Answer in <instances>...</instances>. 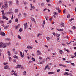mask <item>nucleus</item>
I'll list each match as a JSON object with an SVG mask.
<instances>
[{"label": "nucleus", "mask_w": 76, "mask_h": 76, "mask_svg": "<svg viewBox=\"0 0 76 76\" xmlns=\"http://www.w3.org/2000/svg\"><path fill=\"white\" fill-rule=\"evenodd\" d=\"M11 44L10 43H5L4 44V47H3V48H6L7 45H10Z\"/></svg>", "instance_id": "1"}, {"label": "nucleus", "mask_w": 76, "mask_h": 76, "mask_svg": "<svg viewBox=\"0 0 76 76\" xmlns=\"http://www.w3.org/2000/svg\"><path fill=\"white\" fill-rule=\"evenodd\" d=\"M20 54V56L22 58L24 57V53H22L21 51L19 52Z\"/></svg>", "instance_id": "2"}, {"label": "nucleus", "mask_w": 76, "mask_h": 76, "mask_svg": "<svg viewBox=\"0 0 76 76\" xmlns=\"http://www.w3.org/2000/svg\"><path fill=\"white\" fill-rule=\"evenodd\" d=\"M32 5V4H31L30 6L31 8L30 9V10H32L33 9H35V7H34V6H33Z\"/></svg>", "instance_id": "3"}, {"label": "nucleus", "mask_w": 76, "mask_h": 76, "mask_svg": "<svg viewBox=\"0 0 76 76\" xmlns=\"http://www.w3.org/2000/svg\"><path fill=\"white\" fill-rule=\"evenodd\" d=\"M4 69H9L10 70V68H9V66L8 65H6L4 67Z\"/></svg>", "instance_id": "4"}, {"label": "nucleus", "mask_w": 76, "mask_h": 76, "mask_svg": "<svg viewBox=\"0 0 76 76\" xmlns=\"http://www.w3.org/2000/svg\"><path fill=\"white\" fill-rule=\"evenodd\" d=\"M4 6L5 8H8V5H7V1L5 2V6Z\"/></svg>", "instance_id": "5"}, {"label": "nucleus", "mask_w": 76, "mask_h": 76, "mask_svg": "<svg viewBox=\"0 0 76 76\" xmlns=\"http://www.w3.org/2000/svg\"><path fill=\"white\" fill-rule=\"evenodd\" d=\"M24 29H26L28 27V23H27L24 24Z\"/></svg>", "instance_id": "6"}, {"label": "nucleus", "mask_w": 76, "mask_h": 76, "mask_svg": "<svg viewBox=\"0 0 76 76\" xmlns=\"http://www.w3.org/2000/svg\"><path fill=\"white\" fill-rule=\"evenodd\" d=\"M45 59H44L43 60V61H41V60H40L39 61L40 62V64H43L44 63V62L45 61Z\"/></svg>", "instance_id": "7"}, {"label": "nucleus", "mask_w": 76, "mask_h": 76, "mask_svg": "<svg viewBox=\"0 0 76 76\" xmlns=\"http://www.w3.org/2000/svg\"><path fill=\"white\" fill-rule=\"evenodd\" d=\"M13 12L12 11H9V12H7V13L8 14H12V13H13Z\"/></svg>", "instance_id": "8"}, {"label": "nucleus", "mask_w": 76, "mask_h": 76, "mask_svg": "<svg viewBox=\"0 0 76 76\" xmlns=\"http://www.w3.org/2000/svg\"><path fill=\"white\" fill-rule=\"evenodd\" d=\"M27 48L28 49H32V48H33V47H32V46H28Z\"/></svg>", "instance_id": "9"}, {"label": "nucleus", "mask_w": 76, "mask_h": 76, "mask_svg": "<svg viewBox=\"0 0 76 76\" xmlns=\"http://www.w3.org/2000/svg\"><path fill=\"white\" fill-rule=\"evenodd\" d=\"M58 50L59 51V54L61 55H62L63 54V51L60 49H58Z\"/></svg>", "instance_id": "10"}, {"label": "nucleus", "mask_w": 76, "mask_h": 76, "mask_svg": "<svg viewBox=\"0 0 76 76\" xmlns=\"http://www.w3.org/2000/svg\"><path fill=\"white\" fill-rule=\"evenodd\" d=\"M0 34L1 35H2V36H5V33L3 32H1L0 33Z\"/></svg>", "instance_id": "11"}, {"label": "nucleus", "mask_w": 76, "mask_h": 76, "mask_svg": "<svg viewBox=\"0 0 76 76\" xmlns=\"http://www.w3.org/2000/svg\"><path fill=\"white\" fill-rule=\"evenodd\" d=\"M9 4L10 6H12L13 4V1H10L9 2Z\"/></svg>", "instance_id": "12"}, {"label": "nucleus", "mask_w": 76, "mask_h": 76, "mask_svg": "<svg viewBox=\"0 0 76 76\" xmlns=\"http://www.w3.org/2000/svg\"><path fill=\"white\" fill-rule=\"evenodd\" d=\"M17 67H15V69H17V68H20L22 66L20 65H17Z\"/></svg>", "instance_id": "13"}, {"label": "nucleus", "mask_w": 76, "mask_h": 76, "mask_svg": "<svg viewBox=\"0 0 76 76\" xmlns=\"http://www.w3.org/2000/svg\"><path fill=\"white\" fill-rule=\"evenodd\" d=\"M59 66H62V67H66V65L60 64H59Z\"/></svg>", "instance_id": "14"}, {"label": "nucleus", "mask_w": 76, "mask_h": 76, "mask_svg": "<svg viewBox=\"0 0 76 76\" xmlns=\"http://www.w3.org/2000/svg\"><path fill=\"white\" fill-rule=\"evenodd\" d=\"M31 20L32 21V22H34L35 23H36V22H35V19H34V18L32 17H31Z\"/></svg>", "instance_id": "15"}, {"label": "nucleus", "mask_w": 76, "mask_h": 76, "mask_svg": "<svg viewBox=\"0 0 76 76\" xmlns=\"http://www.w3.org/2000/svg\"><path fill=\"white\" fill-rule=\"evenodd\" d=\"M0 47H3V48H4L3 47H4V44L0 42Z\"/></svg>", "instance_id": "16"}, {"label": "nucleus", "mask_w": 76, "mask_h": 76, "mask_svg": "<svg viewBox=\"0 0 76 76\" xmlns=\"http://www.w3.org/2000/svg\"><path fill=\"white\" fill-rule=\"evenodd\" d=\"M64 51H66L67 53H70V50L68 49H67L66 48H64Z\"/></svg>", "instance_id": "17"}, {"label": "nucleus", "mask_w": 76, "mask_h": 76, "mask_svg": "<svg viewBox=\"0 0 76 76\" xmlns=\"http://www.w3.org/2000/svg\"><path fill=\"white\" fill-rule=\"evenodd\" d=\"M61 27H64V23L63 22L61 23Z\"/></svg>", "instance_id": "18"}, {"label": "nucleus", "mask_w": 76, "mask_h": 76, "mask_svg": "<svg viewBox=\"0 0 76 76\" xmlns=\"http://www.w3.org/2000/svg\"><path fill=\"white\" fill-rule=\"evenodd\" d=\"M7 53H8V55L9 56H11V54H10V51H9V50H8Z\"/></svg>", "instance_id": "19"}, {"label": "nucleus", "mask_w": 76, "mask_h": 76, "mask_svg": "<svg viewBox=\"0 0 76 76\" xmlns=\"http://www.w3.org/2000/svg\"><path fill=\"white\" fill-rule=\"evenodd\" d=\"M42 35V34L40 33H39L37 36V38H39V36H41Z\"/></svg>", "instance_id": "20"}, {"label": "nucleus", "mask_w": 76, "mask_h": 76, "mask_svg": "<svg viewBox=\"0 0 76 76\" xmlns=\"http://www.w3.org/2000/svg\"><path fill=\"white\" fill-rule=\"evenodd\" d=\"M37 53H38L39 55H41V52L39 50H37Z\"/></svg>", "instance_id": "21"}, {"label": "nucleus", "mask_w": 76, "mask_h": 76, "mask_svg": "<svg viewBox=\"0 0 76 76\" xmlns=\"http://www.w3.org/2000/svg\"><path fill=\"white\" fill-rule=\"evenodd\" d=\"M9 25H6L4 27V29H7L8 27H9Z\"/></svg>", "instance_id": "22"}, {"label": "nucleus", "mask_w": 76, "mask_h": 76, "mask_svg": "<svg viewBox=\"0 0 76 76\" xmlns=\"http://www.w3.org/2000/svg\"><path fill=\"white\" fill-rule=\"evenodd\" d=\"M53 65V64L52 63H49L48 64L47 66H52Z\"/></svg>", "instance_id": "23"}, {"label": "nucleus", "mask_w": 76, "mask_h": 76, "mask_svg": "<svg viewBox=\"0 0 76 76\" xmlns=\"http://www.w3.org/2000/svg\"><path fill=\"white\" fill-rule=\"evenodd\" d=\"M47 59H48V60H51V58H50V57H47L46 59V61H47Z\"/></svg>", "instance_id": "24"}, {"label": "nucleus", "mask_w": 76, "mask_h": 76, "mask_svg": "<svg viewBox=\"0 0 76 76\" xmlns=\"http://www.w3.org/2000/svg\"><path fill=\"white\" fill-rule=\"evenodd\" d=\"M14 58H16V59H18V57L16 55H14L13 56Z\"/></svg>", "instance_id": "25"}, {"label": "nucleus", "mask_w": 76, "mask_h": 76, "mask_svg": "<svg viewBox=\"0 0 76 76\" xmlns=\"http://www.w3.org/2000/svg\"><path fill=\"white\" fill-rule=\"evenodd\" d=\"M19 11V10L18 9H16L15 11V13H18V12Z\"/></svg>", "instance_id": "26"}, {"label": "nucleus", "mask_w": 76, "mask_h": 76, "mask_svg": "<svg viewBox=\"0 0 76 76\" xmlns=\"http://www.w3.org/2000/svg\"><path fill=\"white\" fill-rule=\"evenodd\" d=\"M8 58H9V61H10H10H11V60H12V58H11V57H10V56H9L8 57Z\"/></svg>", "instance_id": "27"}, {"label": "nucleus", "mask_w": 76, "mask_h": 76, "mask_svg": "<svg viewBox=\"0 0 76 76\" xmlns=\"http://www.w3.org/2000/svg\"><path fill=\"white\" fill-rule=\"evenodd\" d=\"M64 75H71V73L69 74V73L68 72H65Z\"/></svg>", "instance_id": "28"}, {"label": "nucleus", "mask_w": 76, "mask_h": 76, "mask_svg": "<svg viewBox=\"0 0 76 76\" xmlns=\"http://www.w3.org/2000/svg\"><path fill=\"white\" fill-rule=\"evenodd\" d=\"M18 38L20 39H22V37H21V36H20V35H18Z\"/></svg>", "instance_id": "29"}, {"label": "nucleus", "mask_w": 76, "mask_h": 76, "mask_svg": "<svg viewBox=\"0 0 76 76\" xmlns=\"http://www.w3.org/2000/svg\"><path fill=\"white\" fill-rule=\"evenodd\" d=\"M21 16H22V15H21V13H19L18 16V17L20 18Z\"/></svg>", "instance_id": "30"}, {"label": "nucleus", "mask_w": 76, "mask_h": 76, "mask_svg": "<svg viewBox=\"0 0 76 76\" xmlns=\"http://www.w3.org/2000/svg\"><path fill=\"white\" fill-rule=\"evenodd\" d=\"M47 39V41H50V38L48 37H46Z\"/></svg>", "instance_id": "31"}, {"label": "nucleus", "mask_w": 76, "mask_h": 76, "mask_svg": "<svg viewBox=\"0 0 76 76\" xmlns=\"http://www.w3.org/2000/svg\"><path fill=\"white\" fill-rule=\"evenodd\" d=\"M2 18L3 19H5L6 18V16H5L4 15H3L2 16Z\"/></svg>", "instance_id": "32"}, {"label": "nucleus", "mask_w": 76, "mask_h": 76, "mask_svg": "<svg viewBox=\"0 0 76 76\" xmlns=\"http://www.w3.org/2000/svg\"><path fill=\"white\" fill-rule=\"evenodd\" d=\"M16 0V4L17 5H18L19 4V1H18V0Z\"/></svg>", "instance_id": "33"}, {"label": "nucleus", "mask_w": 76, "mask_h": 76, "mask_svg": "<svg viewBox=\"0 0 76 76\" xmlns=\"http://www.w3.org/2000/svg\"><path fill=\"white\" fill-rule=\"evenodd\" d=\"M5 40H6V41H10V39L8 38H6L5 39Z\"/></svg>", "instance_id": "34"}, {"label": "nucleus", "mask_w": 76, "mask_h": 76, "mask_svg": "<svg viewBox=\"0 0 76 76\" xmlns=\"http://www.w3.org/2000/svg\"><path fill=\"white\" fill-rule=\"evenodd\" d=\"M74 20V18H72L71 19L69 20V21L70 22H72V20Z\"/></svg>", "instance_id": "35"}, {"label": "nucleus", "mask_w": 76, "mask_h": 76, "mask_svg": "<svg viewBox=\"0 0 76 76\" xmlns=\"http://www.w3.org/2000/svg\"><path fill=\"white\" fill-rule=\"evenodd\" d=\"M1 12L2 13V15H4V10H2L1 11Z\"/></svg>", "instance_id": "36"}, {"label": "nucleus", "mask_w": 76, "mask_h": 76, "mask_svg": "<svg viewBox=\"0 0 76 76\" xmlns=\"http://www.w3.org/2000/svg\"><path fill=\"white\" fill-rule=\"evenodd\" d=\"M71 65L73 66H75V64L74 63H71Z\"/></svg>", "instance_id": "37"}, {"label": "nucleus", "mask_w": 76, "mask_h": 76, "mask_svg": "<svg viewBox=\"0 0 76 76\" xmlns=\"http://www.w3.org/2000/svg\"><path fill=\"white\" fill-rule=\"evenodd\" d=\"M32 60L33 61H35V58H34V57L32 58Z\"/></svg>", "instance_id": "38"}, {"label": "nucleus", "mask_w": 76, "mask_h": 76, "mask_svg": "<svg viewBox=\"0 0 76 76\" xmlns=\"http://www.w3.org/2000/svg\"><path fill=\"white\" fill-rule=\"evenodd\" d=\"M23 74L24 75H26V71H25L23 73Z\"/></svg>", "instance_id": "39"}, {"label": "nucleus", "mask_w": 76, "mask_h": 76, "mask_svg": "<svg viewBox=\"0 0 76 76\" xmlns=\"http://www.w3.org/2000/svg\"><path fill=\"white\" fill-rule=\"evenodd\" d=\"M12 61H13L14 63H16V59H14Z\"/></svg>", "instance_id": "40"}, {"label": "nucleus", "mask_w": 76, "mask_h": 76, "mask_svg": "<svg viewBox=\"0 0 76 76\" xmlns=\"http://www.w3.org/2000/svg\"><path fill=\"white\" fill-rule=\"evenodd\" d=\"M2 7L1 8V9H3L4 7V5H3V4H2Z\"/></svg>", "instance_id": "41"}, {"label": "nucleus", "mask_w": 76, "mask_h": 76, "mask_svg": "<svg viewBox=\"0 0 76 76\" xmlns=\"http://www.w3.org/2000/svg\"><path fill=\"white\" fill-rule=\"evenodd\" d=\"M60 35L59 34H56V37H60Z\"/></svg>", "instance_id": "42"}, {"label": "nucleus", "mask_w": 76, "mask_h": 76, "mask_svg": "<svg viewBox=\"0 0 76 76\" xmlns=\"http://www.w3.org/2000/svg\"><path fill=\"white\" fill-rule=\"evenodd\" d=\"M47 66V68H48V70H50V68L49 67V66H47V65L46 66Z\"/></svg>", "instance_id": "43"}, {"label": "nucleus", "mask_w": 76, "mask_h": 76, "mask_svg": "<svg viewBox=\"0 0 76 76\" xmlns=\"http://www.w3.org/2000/svg\"><path fill=\"white\" fill-rule=\"evenodd\" d=\"M15 29H18V28H19V27L17 26H15Z\"/></svg>", "instance_id": "44"}, {"label": "nucleus", "mask_w": 76, "mask_h": 76, "mask_svg": "<svg viewBox=\"0 0 76 76\" xmlns=\"http://www.w3.org/2000/svg\"><path fill=\"white\" fill-rule=\"evenodd\" d=\"M8 63H4L3 64L4 65H6V64H8Z\"/></svg>", "instance_id": "45"}, {"label": "nucleus", "mask_w": 76, "mask_h": 76, "mask_svg": "<svg viewBox=\"0 0 76 76\" xmlns=\"http://www.w3.org/2000/svg\"><path fill=\"white\" fill-rule=\"evenodd\" d=\"M22 31V28H20L19 29V31L20 32H21Z\"/></svg>", "instance_id": "46"}, {"label": "nucleus", "mask_w": 76, "mask_h": 76, "mask_svg": "<svg viewBox=\"0 0 76 76\" xmlns=\"http://www.w3.org/2000/svg\"><path fill=\"white\" fill-rule=\"evenodd\" d=\"M70 14H69L67 15V18H70Z\"/></svg>", "instance_id": "47"}, {"label": "nucleus", "mask_w": 76, "mask_h": 76, "mask_svg": "<svg viewBox=\"0 0 76 76\" xmlns=\"http://www.w3.org/2000/svg\"><path fill=\"white\" fill-rule=\"evenodd\" d=\"M69 31L70 32H71V34H73V32L72 31H71V30H69Z\"/></svg>", "instance_id": "48"}, {"label": "nucleus", "mask_w": 76, "mask_h": 76, "mask_svg": "<svg viewBox=\"0 0 76 76\" xmlns=\"http://www.w3.org/2000/svg\"><path fill=\"white\" fill-rule=\"evenodd\" d=\"M56 10H60V8H59V7H58L57 8H56Z\"/></svg>", "instance_id": "49"}, {"label": "nucleus", "mask_w": 76, "mask_h": 76, "mask_svg": "<svg viewBox=\"0 0 76 76\" xmlns=\"http://www.w3.org/2000/svg\"><path fill=\"white\" fill-rule=\"evenodd\" d=\"M23 15L24 17H26V13H24Z\"/></svg>", "instance_id": "50"}, {"label": "nucleus", "mask_w": 76, "mask_h": 76, "mask_svg": "<svg viewBox=\"0 0 76 76\" xmlns=\"http://www.w3.org/2000/svg\"><path fill=\"white\" fill-rule=\"evenodd\" d=\"M17 75V73H14L13 74H11L12 75Z\"/></svg>", "instance_id": "51"}, {"label": "nucleus", "mask_w": 76, "mask_h": 76, "mask_svg": "<svg viewBox=\"0 0 76 76\" xmlns=\"http://www.w3.org/2000/svg\"><path fill=\"white\" fill-rule=\"evenodd\" d=\"M52 34L54 36H56V33H55V32H53Z\"/></svg>", "instance_id": "52"}, {"label": "nucleus", "mask_w": 76, "mask_h": 76, "mask_svg": "<svg viewBox=\"0 0 76 76\" xmlns=\"http://www.w3.org/2000/svg\"><path fill=\"white\" fill-rule=\"evenodd\" d=\"M13 14L12 15V17H11V19L12 20H13Z\"/></svg>", "instance_id": "53"}, {"label": "nucleus", "mask_w": 76, "mask_h": 76, "mask_svg": "<svg viewBox=\"0 0 76 76\" xmlns=\"http://www.w3.org/2000/svg\"><path fill=\"white\" fill-rule=\"evenodd\" d=\"M66 10V9H64L63 11V13H66V12H65V11Z\"/></svg>", "instance_id": "54"}, {"label": "nucleus", "mask_w": 76, "mask_h": 76, "mask_svg": "<svg viewBox=\"0 0 76 76\" xmlns=\"http://www.w3.org/2000/svg\"><path fill=\"white\" fill-rule=\"evenodd\" d=\"M56 73V72H51V74H55Z\"/></svg>", "instance_id": "55"}, {"label": "nucleus", "mask_w": 76, "mask_h": 76, "mask_svg": "<svg viewBox=\"0 0 76 76\" xmlns=\"http://www.w3.org/2000/svg\"><path fill=\"white\" fill-rule=\"evenodd\" d=\"M53 14L55 15H57V13L56 12H54Z\"/></svg>", "instance_id": "56"}, {"label": "nucleus", "mask_w": 76, "mask_h": 76, "mask_svg": "<svg viewBox=\"0 0 76 76\" xmlns=\"http://www.w3.org/2000/svg\"><path fill=\"white\" fill-rule=\"evenodd\" d=\"M18 19L17 18L15 19V22H18Z\"/></svg>", "instance_id": "57"}, {"label": "nucleus", "mask_w": 76, "mask_h": 76, "mask_svg": "<svg viewBox=\"0 0 76 76\" xmlns=\"http://www.w3.org/2000/svg\"><path fill=\"white\" fill-rule=\"evenodd\" d=\"M47 66H46L45 68H44V70H46V69H47Z\"/></svg>", "instance_id": "58"}, {"label": "nucleus", "mask_w": 76, "mask_h": 76, "mask_svg": "<svg viewBox=\"0 0 76 76\" xmlns=\"http://www.w3.org/2000/svg\"><path fill=\"white\" fill-rule=\"evenodd\" d=\"M41 4L42 6H44V3H42Z\"/></svg>", "instance_id": "59"}, {"label": "nucleus", "mask_w": 76, "mask_h": 76, "mask_svg": "<svg viewBox=\"0 0 76 76\" xmlns=\"http://www.w3.org/2000/svg\"><path fill=\"white\" fill-rule=\"evenodd\" d=\"M11 22H12V20H9V24H10V23H11Z\"/></svg>", "instance_id": "60"}, {"label": "nucleus", "mask_w": 76, "mask_h": 76, "mask_svg": "<svg viewBox=\"0 0 76 76\" xmlns=\"http://www.w3.org/2000/svg\"><path fill=\"white\" fill-rule=\"evenodd\" d=\"M60 71V69H58L57 70V72H59Z\"/></svg>", "instance_id": "61"}, {"label": "nucleus", "mask_w": 76, "mask_h": 76, "mask_svg": "<svg viewBox=\"0 0 76 76\" xmlns=\"http://www.w3.org/2000/svg\"><path fill=\"white\" fill-rule=\"evenodd\" d=\"M45 47H46V48H48V46H47V45H45Z\"/></svg>", "instance_id": "62"}, {"label": "nucleus", "mask_w": 76, "mask_h": 76, "mask_svg": "<svg viewBox=\"0 0 76 76\" xmlns=\"http://www.w3.org/2000/svg\"><path fill=\"white\" fill-rule=\"evenodd\" d=\"M43 24H45V20L43 21Z\"/></svg>", "instance_id": "63"}, {"label": "nucleus", "mask_w": 76, "mask_h": 76, "mask_svg": "<svg viewBox=\"0 0 76 76\" xmlns=\"http://www.w3.org/2000/svg\"><path fill=\"white\" fill-rule=\"evenodd\" d=\"M73 45L74 46H75V45H76V43H75Z\"/></svg>", "instance_id": "64"}]
</instances>
